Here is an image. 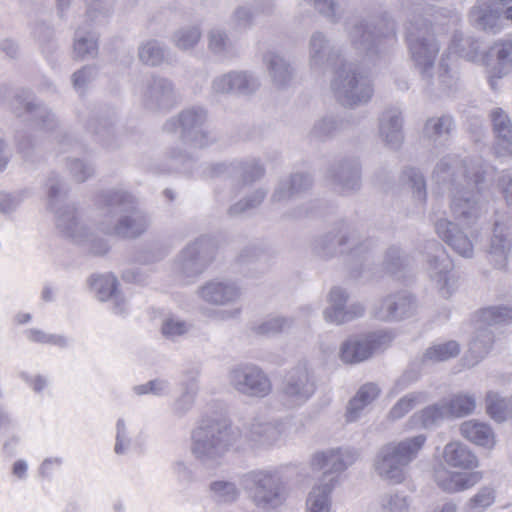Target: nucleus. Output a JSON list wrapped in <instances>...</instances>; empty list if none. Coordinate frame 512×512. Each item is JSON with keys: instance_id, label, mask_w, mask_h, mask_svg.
I'll use <instances>...</instances> for the list:
<instances>
[{"instance_id": "obj_1", "label": "nucleus", "mask_w": 512, "mask_h": 512, "mask_svg": "<svg viewBox=\"0 0 512 512\" xmlns=\"http://www.w3.org/2000/svg\"><path fill=\"white\" fill-rule=\"evenodd\" d=\"M285 432L281 420L261 417L244 427H232L226 420L203 417L191 432V453L203 464L218 463L229 451L266 449L276 444Z\"/></svg>"}, {"instance_id": "obj_2", "label": "nucleus", "mask_w": 512, "mask_h": 512, "mask_svg": "<svg viewBox=\"0 0 512 512\" xmlns=\"http://www.w3.org/2000/svg\"><path fill=\"white\" fill-rule=\"evenodd\" d=\"M492 170L480 159L460 160L457 154H447L437 162L433 178L438 183H450L451 212L457 220L472 221L485 212L482 199L485 175Z\"/></svg>"}, {"instance_id": "obj_3", "label": "nucleus", "mask_w": 512, "mask_h": 512, "mask_svg": "<svg viewBox=\"0 0 512 512\" xmlns=\"http://www.w3.org/2000/svg\"><path fill=\"white\" fill-rule=\"evenodd\" d=\"M309 65L314 72L334 68L330 87L342 105L355 107L366 104L372 98L374 89L368 74L359 64L342 58L321 32L313 33L310 38Z\"/></svg>"}, {"instance_id": "obj_4", "label": "nucleus", "mask_w": 512, "mask_h": 512, "mask_svg": "<svg viewBox=\"0 0 512 512\" xmlns=\"http://www.w3.org/2000/svg\"><path fill=\"white\" fill-rule=\"evenodd\" d=\"M357 456L352 448H331L313 455L312 469L323 470V476L308 495V512H331V493L339 483L340 475L355 462Z\"/></svg>"}, {"instance_id": "obj_5", "label": "nucleus", "mask_w": 512, "mask_h": 512, "mask_svg": "<svg viewBox=\"0 0 512 512\" xmlns=\"http://www.w3.org/2000/svg\"><path fill=\"white\" fill-rule=\"evenodd\" d=\"M426 441L425 434H417L385 444L375 457V471L381 478L393 484L402 483L409 465L418 457Z\"/></svg>"}, {"instance_id": "obj_6", "label": "nucleus", "mask_w": 512, "mask_h": 512, "mask_svg": "<svg viewBox=\"0 0 512 512\" xmlns=\"http://www.w3.org/2000/svg\"><path fill=\"white\" fill-rule=\"evenodd\" d=\"M61 234L70 239L84 253L102 257L111 248L109 237L118 239H135L145 231V226H60Z\"/></svg>"}, {"instance_id": "obj_7", "label": "nucleus", "mask_w": 512, "mask_h": 512, "mask_svg": "<svg viewBox=\"0 0 512 512\" xmlns=\"http://www.w3.org/2000/svg\"><path fill=\"white\" fill-rule=\"evenodd\" d=\"M372 239H362L355 229L348 226L330 232L316 240L315 252L322 258H331L337 255H347L351 265L357 272L362 271V265L370 258L374 247Z\"/></svg>"}, {"instance_id": "obj_8", "label": "nucleus", "mask_w": 512, "mask_h": 512, "mask_svg": "<svg viewBox=\"0 0 512 512\" xmlns=\"http://www.w3.org/2000/svg\"><path fill=\"white\" fill-rule=\"evenodd\" d=\"M406 30V42L413 66L423 79L429 81L440 50L439 41L434 35L435 28L430 20L414 15Z\"/></svg>"}, {"instance_id": "obj_9", "label": "nucleus", "mask_w": 512, "mask_h": 512, "mask_svg": "<svg viewBox=\"0 0 512 512\" xmlns=\"http://www.w3.org/2000/svg\"><path fill=\"white\" fill-rule=\"evenodd\" d=\"M240 485L259 510L270 512L286 500V488L277 471L255 469L242 475Z\"/></svg>"}, {"instance_id": "obj_10", "label": "nucleus", "mask_w": 512, "mask_h": 512, "mask_svg": "<svg viewBox=\"0 0 512 512\" xmlns=\"http://www.w3.org/2000/svg\"><path fill=\"white\" fill-rule=\"evenodd\" d=\"M475 335L469 343V356L474 365L483 359L494 343L492 327L512 323V307L494 305L478 310L474 315Z\"/></svg>"}, {"instance_id": "obj_11", "label": "nucleus", "mask_w": 512, "mask_h": 512, "mask_svg": "<svg viewBox=\"0 0 512 512\" xmlns=\"http://www.w3.org/2000/svg\"><path fill=\"white\" fill-rule=\"evenodd\" d=\"M349 37L359 54L370 60L396 42L395 23L383 20L380 26L371 29L368 24L357 22L349 30Z\"/></svg>"}, {"instance_id": "obj_12", "label": "nucleus", "mask_w": 512, "mask_h": 512, "mask_svg": "<svg viewBox=\"0 0 512 512\" xmlns=\"http://www.w3.org/2000/svg\"><path fill=\"white\" fill-rule=\"evenodd\" d=\"M207 112L201 107H191L183 110L177 118L169 119L164 130L168 133L180 132L184 141L191 142L195 147H205L210 143L208 132L205 130Z\"/></svg>"}, {"instance_id": "obj_13", "label": "nucleus", "mask_w": 512, "mask_h": 512, "mask_svg": "<svg viewBox=\"0 0 512 512\" xmlns=\"http://www.w3.org/2000/svg\"><path fill=\"white\" fill-rule=\"evenodd\" d=\"M480 44L471 37H464L461 32H455L450 43L441 58L437 83L439 89L443 92H450L456 86L458 77L457 73L449 68L447 59L450 55H457L469 61H475L478 58Z\"/></svg>"}, {"instance_id": "obj_14", "label": "nucleus", "mask_w": 512, "mask_h": 512, "mask_svg": "<svg viewBox=\"0 0 512 512\" xmlns=\"http://www.w3.org/2000/svg\"><path fill=\"white\" fill-rule=\"evenodd\" d=\"M231 386L240 394L264 398L272 391V383L268 375L257 365L241 363L229 372Z\"/></svg>"}, {"instance_id": "obj_15", "label": "nucleus", "mask_w": 512, "mask_h": 512, "mask_svg": "<svg viewBox=\"0 0 512 512\" xmlns=\"http://www.w3.org/2000/svg\"><path fill=\"white\" fill-rule=\"evenodd\" d=\"M426 255L428 273L434 281L443 297H449L453 293L451 272L453 262L445 248L435 239L426 240L423 246Z\"/></svg>"}, {"instance_id": "obj_16", "label": "nucleus", "mask_w": 512, "mask_h": 512, "mask_svg": "<svg viewBox=\"0 0 512 512\" xmlns=\"http://www.w3.org/2000/svg\"><path fill=\"white\" fill-rule=\"evenodd\" d=\"M217 241L210 236H201L185 247L180 255V269L187 277L201 274L213 261Z\"/></svg>"}, {"instance_id": "obj_17", "label": "nucleus", "mask_w": 512, "mask_h": 512, "mask_svg": "<svg viewBox=\"0 0 512 512\" xmlns=\"http://www.w3.org/2000/svg\"><path fill=\"white\" fill-rule=\"evenodd\" d=\"M316 384L305 364L292 368L284 377L281 394L289 406H300L315 393Z\"/></svg>"}, {"instance_id": "obj_18", "label": "nucleus", "mask_w": 512, "mask_h": 512, "mask_svg": "<svg viewBox=\"0 0 512 512\" xmlns=\"http://www.w3.org/2000/svg\"><path fill=\"white\" fill-rule=\"evenodd\" d=\"M393 335L388 331H378L362 339H348L340 349V357L345 363H359L368 359L376 350L390 343Z\"/></svg>"}, {"instance_id": "obj_19", "label": "nucleus", "mask_w": 512, "mask_h": 512, "mask_svg": "<svg viewBox=\"0 0 512 512\" xmlns=\"http://www.w3.org/2000/svg\"><path fill=\"white\" fill-rule=\"evenodd\" d=\"M416 308V298L408 291H399L382 300L375 317L382 321H400L413 316Z\"/></svg>"}, {"instance_id": "obj_20", "label": "nucleus", "mask_w": 512, "mask_h": 512, "mask_svg": "<svg viewBox=\"0 0 512 512\" xmlns=\"http://www.w3.org/2000/svg\"><path fill=\"white\" fill-rule=\"evenodd\" d=\"M438 236L458 255L471 258L477 241V226H436Z\"/></svg>"}, {"instance_id": "obj_21", "label": "nucleus", "mask_w": 512, "mask_h": 512, "mask_svg": "<svg viewBox=\"0 0 512 512\" xmlns=\"http://www.w3.org/2000/svg\"><path fill=\"white\" fill-rule=\"evenodd\" d=\"M144 105L150 109H168L177 100L172 82L166 78L153 76L139 90Z\"/></svg>"}, {"instance_id": "obj_22", "label": "nucleus", "mask_w": 512, "mask_h": 512, "mask_svg": "<svg viewBox=\"0 0 512 512\" xmlns=\"http://www.w3.org/2000/svg\"><path fill=\"white\" fill-rule=\"evenodd\" d=\"M348 294L341 287H333L329 293V307L324 311V318L333 324H342L361 317L365 308L361 303H352L346 306Z\"/></svg>"}, {"instance_id": "obj_23", "label": "nucleus", "mask_w": 512, "mask_h": 512, "mask_svg": "<svg viewBox=\"0 0 512 512\" xmlns=\"http://www.w3.org/2000/svg\"><path fill=\"white\" fill-rule=\"evenodd\" d=\"M488 80L491 89H498V82L512 72V43L497 42L487 53Z\"/></svg>"}, {"instance_id": "obj_24", "label": "nucleus", "mask_w": 512, "mask_h": 512, "mask_svg": "<svg viewBox=\"0 0 512 512\" xmlns=\"http://www.w3.org/2000/svg\"><path fill=\"white\" fill-rule=\"evenodd\" d=\"M90 290L95 297L106 302L113 299L112 311L114 314L122 315L126 313V304L118 291V279L112 273L93 274L88 280Z\"/></svg>"}, {"instance_id": "obj_25", "label": "nucleus", "mask_w": 512, "mask_h": 512, "mask_svg": "<svg viewBox=\"0 0 512 512\" xmlns=\"http://www.w3.org/2000/svg\"><path fill=\"white\" fill-rule=\"evenodd\" d=\"M12 109L17 116L27 112L45 130H54L57 126L55 116L47 107L35 103L28 93L17 95L12 103Z\"/></svg>"}, {"instance_id": "obj_26", "label": "nucleus", "mask_w": 512, "mask_h": 512, "mask_svg": "<svg viewBox=\"0 0 512 512\" xmlns=\"http://www.w3.org/2000/svg\"><path fill=\"white\" fill-rule=\"evenodd\" d=\"M224 174L233 178H239L246 185L262 177L264 175V168L255 159L230 164L219 163L213 166L212 175L220 176Z\"/></svg>"}, {"instance_id": "obj_27", "label": "nucleus", "mask_w": 512, "mask_h": 512, "mask_svg": "<svg viewBox=\"0 0 512 512\" xmlns=\"http://www.w3.org/2000/svg\"><path fill=\"white\" fill-rule=\"evenodd\" d=\"M511 245L508 226H493L487 253L490 263L496 269L506 268Z\"/></svg>"}, {"instance_id": "obj_28", "label": "nucleus", "mask_w": 512, "mask_h": 512, "mask_svg": "<svg viewBox=\"0 0 512 512\" xmlns=\"http://www.w3.org/2000/svg\"><path fill=\"white\" fill-rule=\"evenodd\" d=\"M48 186V207L56 215L57 219L63 222L73 223L78 220V210L74 204H62L58 206L62 195L65 194L64 187L60 179L51 177L47 183Z\"/></svg>"}, {"instance_id": "obj_29", "label": "nucleus", "mask_w": 512, "mask_h": 512, "mask_svg": "<svg viewBox=\"0 0 512 512\" xmlns=\"http://www.w3.org/2000/svg\"><path fill=\"white\" fill-rule=\"evenodd\" d=\"M329 177L335 188L348 193L360 187V167L357 161H344L329 171Z\"/></svg>"}, {"instance_id": "obj_30", "label": "nucleus", "mask_w": 512, "mask_h": 512, "mask_svg": "<svg viewBox=\"0 0 512 512\" xmlns=\"http://www.w3.org/2000/svg\"><path fill=\"white\" fill-rule=\"evenodd\" d=\"M501 11L489 0H478L469 12V20L473 26L484 31L496 32L499 28Z\"/></svg>"}, {"instance_id": "obj_31", "label": "nucleus", "mask_w": 512, "mask_h": 512, "mask_svg": "<svg viewBox=\"0 0 512 512\" xmlns=\"http://www.w3.org/2000/svg\"><path fill=\"white\" fill-rule=\"evenodd\" d=\"M379 133L386 144L397 149L403 140L402 118L397 109H389L383 112L379 122Z\"/></svg>"}, {"instance_id": "obj_32", "label": "nucleus", "mask_w": 512, "mask_h": 512, "mask_svg": "<svg viewBox=\"0 0 512 512\" xmlns=\"http://www.w3.org/2000/svg\"><path fill=\"white\" fill-rule=\"evenodd\" d=\"M200 295L206 302L225 305L235 301L240 291L234 283L211 281L201 288Z\"/></svg>"}, {"instance_id": "obj_33", "label": "nucleus", "mask_w": 512, "mask_h": 512, "mask_svg": "<svg viewBox=\"0 0 512 512\" xmlns=\"http://www.w3.org/2000/svg\"><path fill=\"white\" fill-rule=\"evenodd\" d=\"M443 459L447 465L454 468L473 469L478 465L476 455L467 445L458 441L445 445Z\"/></svg>"}, {"instance_id": "obj_34", "label": "nucleus", "mask_w": 512, "mask_h": 512, "mask_svg": "<svg viewBox=\"0 0 512 512\" xmlns=\"http://www.w3.org/2000/svg\"><path fill=\"white\" fill-rule=\"evenodd\" d=\"M461 435L471 443L491 449L495 445V434L491 426L476 420L465 421L460 426Z\"/></svg>"}, {"instance_id": "obj_35", "label": "nucleus", "mask_w": 512, "mask_h": 512, "mask_svg": "<svg viewBox=\"0 0 512 512\" xmlns=\"http://www.w3.org/2000/svg\"><path fill=\"white\" fill-rule=\"evenodd\" d=\"M263 63L276 87H284L289 83L292 78V69L277 51H267L263 56Z\"/></svg>"}, {"instance_id": "obj_36", "label": "nucleus", "mask_w": 512, "mask_h": 512, "mask_svg": "<svg viewBox=\"0 0 512 512\" xmlns=\"http://www.w3.org/2000/svg\"><path fill=\"white\" fill-rule=\"evenodd\" d=\"M438 486L447 492H460L474 486L480 479L478 473L437 472L435 475Z\"/></svg>"}, {"instance_id": "obj_37", "label": "nucleus", "mask_w": 512, "mask_h": 512, "mask_svg": "<svg viewBox=\"0 0 512 512\" xmlns=\"http://www.w3.org/2000/svg\"><path fill=\"white\" fill-rule=\"evenodd\" d=\"M310 186L311 178L308 175L294 174L289 180L279 182L272 194L271 201L280 204L307 190Z\"/></svg>"}, {"instance_id": "obj_38", "label": "nucleus", "mask_w": 512, "mask_h": 512, "mask_svg": "<svg viewBox=\"0 0 512 512\" xmlns=\"http://www.w3.org/2000/svg\"><path fill=\"white\" fill-rule=\"evenodd\" d=\"M380 393L378 386L374 383H367L360 387L356 395L349 401L346 410V421H356L361 411L369 405Z\"/></svg>"}, {"instance_id": "obj_39", "label": "nucleus", "mask_w": 512, "mask_h": 512, "mask_svg": "<svg viewBox=\"0 0 512 512\" xmlns=\"http://www.w3.org/2000/svg\"><path fill=\"white\" fill-rule=\"evenodd\" d=\"M106 202L110 206H128L131 208V215L125 216L118 224H137L142 220V213L134 206L135 199L127 191L117 189L110 191L106 196Z\"/></svg>"}, {"instance_id": "obj_40", "label": "nucleus", "mask_w": 512, "mask_h": 512, "mask_svg": "<svg viewBox=\"0 0 512 512\" xmlns=\"http://www.w3.org/2000/svg\"><path fill=\"white\" fill-rule=\"evenodd\" d=\"M453 128L454 122L452 117L448 115L432 117L426 121L424 134L434 142H445L448 140Z\"/></svg>"}, {"instance_id": "obj_41", "label": "nucleus", "mask_w": 512, "mask_h": 512, "mask_svg": "<svg viewBox=\"0 0 512 512\" xmlns=\"http://www.w3.org/2000/svg\"><path fill=\"white\" fill-rule=\"evenodd\" d=\"M487 414L496 422H504L507 418H512V396L506 400L498 393L489 391L486 394Z\"/></svg>"}, {"instance_id": "obj_42", "label": "nucleus", "mask_w": 512, "mask_h": 512, "mask_svg": "<svg viewBox=\"0 0 512 512\" xmlns=\"http://www.w3.org/2000/svg\"><path fill=\"white\" fill-rule=\"evenodd\" d=\"M208 40L209 49L221 58L233 57L237 52L234 42L220 28L211 29L208 34Z\"/></svg>"}, {"instance_id": "obj_43", "label": "nucleus", "mask_w": 512, "mask_h": 512, "mask_svg": "<svg viewBox=\"0 0 512 512\" xmlns=\"http://www.w3.org/2000/svg\"><path fill=\"white\" fill-rule=\"evenodd\" d=\"M445 418H449L448 410L444 401L429 405L422 409L419 413L413 415L412 420L428 429L437 425Z\"/></svg>"}, {"instance_id": "obj_44", "label": "nucleus", "mask_w": 512, "mask_h": 512, "mask_svg": "<svg viewBox=\"0 0 512 512\" xmlns=\"http://www.w3.org/2000/svg\"><path fill=\"white\" fill-rule=\"evenodd\" d=\"M209 490L213 500L220 504H231L238 500L240 490L234 482L216 480L210 483Z\"/></svg>"}, {"instance_id": "obj_45", "label": "nucleus", "mask_w": 512, "mask_h": 512, "mask_svg": "<svg viewBox=\"0 0 512 512\" xmlns=\"http://www.w3.org/2000/svg\"><path fill=\"white\" fill-rule=\"evenodd\" d=\"M449 417H464L471 414L476 407V399L472 394L459 393L444 401Z\"/></svg>"}, {"instance_id": "obj_46", "label": "nucleus", "mask_w": 512, "mask_h": 512, "mask_svg": "<svg viewBox=\"0 0 512 512\" xmlns=\"http://www.w3.org/2000/svg\"><path fill=\"white\" fill-rule=\"evenodd\" d=\"M428 400V393L425 391L411 392L401 399L391 408L389 417L392 420H397L404 417L416 405L425 403Z\"/></svg>"}, {"instance_id": "obj_47", "label": "nucleus", "mask_w": 512, "mask_h": 512, "mask_svg": "<svg viewBox=\"0 0 512 512\" xmlns=\"http://www.w3.org/2000/svg\"><path fill=\"white\" fill-rule=\"evenodd\" d=\"M74 52L78 57H93L97 53V38L91 31L79 28L75 33Z\"/></svg>"}, {"instance_id": "obj_48", "label": "nucleus", "mask_w": 512, "mask_h": 512, "mask_svg": "<svg viewBox=\"0 0 512 512\" xmlns=\"http://www.w3.org/2000/svg\"><path fill=\"white\" fill-rule=\"evenodd\" d=\"M460 352V346L456 341H448L442 344L434 345L428 348L423 355V362H441L457 356Z\"/></svg>"}, {"instance_id": "obj_49", "label": "nucleus", "mask_w": 512, "mask_h": 512, "mask_svg": "<svg viewBox=\"0 0 512 512\" xmlns=\"http://www.w3.org/2000/svg\"><path fill=\"white\" fill-rule=\"evenodd\" d=\"M165 56L162 45L156 40H148L142 43L138 48L139 60L148 66L160 65Z\"/></svg>"}, {"instance_id": "obj_50", "label": "nucleus", "mask_w": 512, "mask_h": 512, "mask_svg": "<svg viewBox=\"0 0 512 512\" xmlns=\"http://www.w3.org/2000/svg\"><path fill=\"white\" fill-rule=\"evenodd\" d=\"M236 95L248 96L254 94L260 87L258 76L246 70H234Z\"/></svg>"}, {"instance_id": "obj_51", "label": "nucleus", "mask_w": 512, "mask_h": 512, "mask_svg": "<svg viewBox=\"0 0 512 512\" xmlns=\"http://www.w3.org/2000/svg\"><path fill=\"white\" fill-rule=\"evenodd\" d=\"M201 30L198 26H185L178 29L173 35V42L181 50L194 48L201 39Z\"/></svg>"}, {"instance_id": "obj_52", "label": "nucleus", "mask_w": 512, "mask_h": 512, "mask_svg": "<svg viewBox=\"0 0 512 512\" xmlns=\"http://www.w3.org/2000/svg\"><path fill=\"white\" fill-rule=\"evenodd\" d=\"M266 197V191L262 189H258L254 191L247 198H244L233 205H231L228 209V214L231 217H238L244 214L249 213L251 210L258 207Z\"/></svg>"}, {"instance_id": "obj_53", "label": "nucleus", "mask_w": 512, "mask_h": 512, "mask_svg": "<svg viewBox=\"0 0 512 512\" xmlns=\"http://www.w3.org/2000/svg\"><path fill=\"white\" fill-rule=\"evenodd\" d=\"M410 500L403 492L386 493L381 498L383 512H408Z\"/></svg>"}, {"instance_id": "obj_54", "label": "nucleus", "mask_w": 512, "mask_h": 512, "mask_svg": "<svg viewBox=\"0 0 512 512\" xmlns=\"http://www.w3.org/2000/svg\"><path fill=\"white\" fill-rule=\"evenodd\" d=\"M403 177L411 186L414 198L423 203L426 200V183L423 174L418 169L408 168L403 172Z\"/></svg>"}, {"instance_id": "obj_55", "label": "nucleus", "mask_w": 512, "mask_h": 512, "mask_svg": "<svg viewBox=\"0 0 512 512\" xmlns=\"http://www.w3.org/2000/svg\"><path fill=\"white\" fill-rule=\"evenodd\" d=\"M132 390L137 396L152 394L161 397L169 394L170 383L165 379H154L144 384L135 385Z\"/></svg>"}, {"instance_id": "obj_56", "label": "nucleus", "mask_w": 512, "mask_h": 512, "mask_svg": "<svg viewBox=\"0 0 512 512\" xmlns=\"http://www.w3.org/2000/svg\"><path fill=\"white\" fill-rule=\"evenodd\" d=\"M116 435L114 453L116 455H126L132 446V438L123 418H119L116 422Z\"/></svg>"}, {"instance_id": "obj_57", "label": "nucleus", "mask_w": 512, "mask_h": 512, "mask_svg": "<svg viewBox=\"0 0 512 512\" xmlns=\"http://www.w3.org/2000/svg\"><path fill=\"white\" fill-rule=\"evenodd\" d=\"M87 16L91 21H98L108 17L114 7V0H86Z\"/></svg>"}, {"instance_id": "obj_58", "label": "nucleus", "mask_w": 512, "mask_h": 512, "mask_svg": "<svg viewBox=\"0 0 512 512\" xmlns=\"http://www.w3.org/2000/svg\"><path fill=\"white\" fill-rule=\"evenodd\" d=\"M211 90L214 94L236 95L234 70L216 76L212 81Z\"/></svg>"}, {"instance_id": "obj_59", "label": "nucleus", "mask_w": 512, "mask_h": 512, "mask_svg": "<svg viewBox=\"0 0 512 512\" xmlns=\"http://www.w3.org/2000/svg\"><path fill=\"white\" fill-rule=\"evenodd\" d=\"M289 324L290 321L286 318L273 317L255 326L254 331L259 335L272 336L282 332Z\"/></svg>"}, {"instance_id": "obj_60", "label": "nucleus", "mask_w": 512, "mask_h": 512, "mask_svg": "<svg viewBox=\"0 0 512 512\" xmlns=\"http://www.w3.org/2000/svg\"><path fill=\"white\" fill-rule=\"evenodd\" d=\"M19 377L37 395L43 394L51 383L49 377L43 374L32 375L26 371H21Z\"/></svg>"}, {"instance_id": "obj_61", "label": "nucleus", "mask_w": 512, "mask_h": 512, "mask_svg": "<svg viewBox=\"0 0 512 512\" xmlns=\"http://www.w3.org/2000/svg\"><path fill=\"white\" fill-rule=\"evenodd\" d=\"M406 265V258L402 257L401 251L398 247H390L385 255L384 266L385 269L393 274L397 275Z\"/></svg>"}, {"instance_id": "obj_62", "label": "nucleus", "mask_w": 512, "mask_h": 512, "mask_svg": "<svg viewBox=\"0 0 512 512\" xmlns=\"http://www.w3.org/2000/svg\"><path fill=\"white\" fill-rule=\"evenodd\" d=\"M64 463L60 456L45 458L38 467V474L41 478L51 481L56 472H58Z\"/></svg>"}, {"instance_id": "obj_63", "label": "nucleus", "mask_w": 512, "mask_h": 512, "mask_svg": "<svg viewBox=\"0 0 512 512\" xmlns=\"http://www.w3.org/2000/svg\"><path fill=\"white\" fill-rule=\"evenodd\" d=\"M187 331V323L180 319L168 318L162 324V334L167 338H175L181 336Z\"/></svg>"}, {"instance_id": "obj_64", "label": "nucleus", "mask_w": 512, "mask_h": 512, "mask_svg": "<svg viewBox=\"0 0 512 512\" xmlns=\"http://www.w3.org/2000/svg\"><path fill=\"white\" fill-rule=\"evenodd\" d=\"M491 119L495 135L512 131V121L501 108H496L492 111Z\"/></svg>"}]
</instances>
